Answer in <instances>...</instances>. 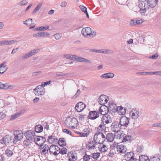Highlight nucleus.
I'll return each mask as SVG.
<instances>
[{
    "instance_id": "43",
    "label": "nucleus",
    "mask_w": 161,
    "mask_h": 161,
    "mask_svg": "<svg viewBox=\"0 0 161 161\" xmlns=\"http://www.w3.org/2000/svg\"><path fill=\"white\" fill-rule=\"evenodd\" d=\"M5 154L8 157L12 156L13 153L12 151L8 149H7L5 151Z\"/></svg>"
},
{
    "instance_id": "54",
    "label": "nucleus",
    "mask_w": 161,
    "mask_h": 161,
    "mask_svg": "<svg viewBox=\"0 0 161 161\" xmlns=\"http://www.w3.org/2000/svg\"><path fill=\"white\" fill-rule=\"evenodd\" d=\"M89 134V133L88 132L86 133H82L80 132L79 133V135L81 137H86L88 136V135Z\"/></svg>"
},
{
    "instance_id": "30",
    "label": "nucleus",
    "mask_w": 161,
    "mask_h": 161,
    "mask_svg": "<svg viewBox=\"0 0 161 161\" xmlns=\"http://www.w3.org/2000/svg\"><path fill=\"white\" fill-rule=\"evenodd\" d=\"M114 76V74L109 72L105 74H104L102 75L101 76V78H104L105 79L110 78H113Z\"/></svg>"
},
{
    "instance_id": "14",
    "label": "nucleus",
    "mask_w": 161,
    "mask_h": 161,
    "mask_svg": "<svg viewBox=\"0 0 161 161\" xmlns=\"http://www.w3.org/2000/svg\"><path fill=\"white\" fill-rule=\"evenodd\" d=\"M48 150L50 154H52L54 156H57L58 154V152L60 150V148L58 146L56 145H52L49 148Z\"/></svg>"
},
{
    "instance_id": "58",
    "label": "nucleus",
    "mask_w": 161,
    "mask_h": 161,
    "mask_svg": "<svg viewBox=\"0 0 161 161\" xmlns=\"http://www.w3.org/2000/svg\"><path fill=\"white\" fill-rule=\"evenodd\" d=\"M141 74L143 75H153V72H143L141 73Z\"/></svg>"
},
{
    "instance_id": "5",
    "label": "nucleus",
    "mask_w": 161,
    "mask_h": 161,
    "mask_svg": "<svg viewBox=\"0 0 161 161\" xmlns=\"http://www.w3.org/2000/svg\"><path fill=\"white\" fill-rule=\"evenodd\" d=\"M13 138L9 135H7L0 140V143L2 144L7 145L9 143H14Z\"/></svg>"
},
{
    "instance_id": "63",
    "label": "nucleus",
    "mask_w": 161,
    "mask_h": 161,
    "mask_svg": "<svg viewBox=\"0 0 161 161\" xmlns=\"http://www.w3.org/2000/svg\"><path fill=\"white\" fill-rule=\"evenodd\" d=\"M6 115L5 114L0 112V120L3 119L5 116Z\"/></svg>"
},
{
    "instance_id": "46",
    "label": "nucleus",
    "mask_w": 161,
    "mask_h": 161,
    "mask_svg": "<svg viewBox=\"0 0 161 161\" xmlns=\"http://www.w3.org/2000/svg\"><path fill=\"white\" fill-rule=\"evenodd\" d=\"M74 55L66 54L64 55V57L66 58L71 59L74 60Z\"/></svg>"
},
{
    "instance_id": "57",
    "label": "nucleus",
    "mask_w": 161,
    "mask_h": 161,
    "mask_svg": "<svg viewBox=\"0 0 161 161\" xmlns=\"http://www.w3.org/2000/svg\"><path fill=\"white\" fill-rule=\"evenodd\" d=\"M63 131L66 134H69L70 135H71V131H69V130H68L67 129H64V130H63Z\"/></svg>"
},
{
    "instance_id": "12",
    "label": "nucleus",
    "mask_w": 161,
    "mask_h": 161,
    "mask_svg": "<svg viewBox=\"0 0 161 161\" xmlns=\"http://www.w3.org/2000/svg\"><path fill=\"white\" fill-rule=\"evenodd\" d=\"M118 106L113 103H110L108 107L105 106L107 110V112L112 114L113 113L116 112V109Z\"/></svg>"
},
{
    "instance_id": "1",
    "label": "nucleus",
    "mask_w": 161,
    "mask_h": 161,
    "mask_svg": "<svg viewBox=\"0 0 161 161\" xmlns=\"http://www.w3.org/2000/svg\"><path fill=\"white\" fill-rule=\"evenodd\" d=\"M65 124L69 127L72 129H74L77 127L78 122L76 118L74 117H68L66 118Z\"/></svg>"
},
{
    "instance_id": "53",
    "label": "nucleus",
    "mask_w": 161,
    "mask_h": 161,
    "mask_svg": "<svg viewBox=\"0 0 161 161\" xmlns=\"http://www.w3.org/2000/svg\"><path fill=\"white\" fill-rule=\"evenodd\" d=\"M86 115L84 114H80L79 115L78 117L79 119L82 120L86 118Z\"/></svg>"
},
{
    "instance_id": "25",
    "label": "nucleus",
    "mask_w": 161,
    "mask_h": 161,
    "mask_svg": "<svg viewBox=\"0 0 161 161\" xmlns=\"http://www.w3.org/2000/svg\"><path fill=\"white\" fill-rule=\"evenodd\" d=\"M116 112L119 115H124L126 112V110L125 108H123L122 106H118L116 109Z\"/></svg>"
},
{
    "instance_id": "31",
    "label": "nucleus",
    "mask_w": 161,
    "mask_h": 161,
    "mask_svg": "<svg viewBox=\"0 0 161 161\" xmlns=\"http://www.w3.org/2000/svg\"><path fill=\"white\" fill-rule=\"evenodd\" d=\"M49 147L48 145H45L41 148L40 152L42 154H45L47 153L48 151Z\"/></svg>"
},
{
    "instance_id": "45",
    "label": "nucleus",
    "mask_w": 161,
    "mask_h": 161,
    "mask_svg": "<svg viewBox=\"0 0 161 161\" xmlns=\"http://www.w3.org/2000/svg\"><path fill=\"white\" fill-rule=\"evenodd\" d=\"M100 154V153L98 152L94 153L92 154V156H91V157L94 159H97L99 157Z\"/></svg>"
},
{
    "instance_id": "6",
    "label": "nucleus",
    "mask_w": 161,
    "mask_h": 161,
    "mask_svg": "<svg viewBox=\"0 0 161 161\" xmlns=\"http://www.w3.org/2000/svg\"><path fill=\"white\" fill-rule=\"evenodd\" d=\"M139 7L140 8V12L142 14H145L146 12V10L148 8V5L146 0L140 1Z\"/></svg>"
},
{
    "instance_id": "62",
    "label": "nucleus",
    "mask_w": 161,
    "mask_h": 161,
    "mask_svg": "<svg viewBox=\"0 0 161 161\" xmlns=\"http://www.w3.org/2000/svg\"><path fill=\"white\" fill-rule=\"evenodd\" d=\"M130 25L131 26L136 25V21L132 19L131 20L130 22Z\"/></svg>"
},
{
    "instance_id": "55",
    "label": "nucleus",
    "mask_w": 161,
    "mask_h": 161,
    "mask_svg": "<svg viewBox=\"0 0 161 161\" xmlns=\"http://www.w3.org/2000/svg\"><path fill=\"white\" fill-rule=\"evenodd\" d=\"M80 8L81 10L84 13L87 11L86 8L83 6L80 5Z\"/></svg>"
},
{
    "instance_id": "56",
    "label": "nucleus",
    "mask_w": 161,
    "mask_h": 161,
    "mask_svg": "<svg viewBox=\"0 0 161 161\" xmlns=\"http://www.w3.org/2000/svg\"><path fill=\"white\" fill-rule=\"evenodd\" d=\"M55 38L57 40L59 39L61 37V34L60 33H57L54 35Z\"/></svg>"
},
{
    "instance_id": "32",
    "label": "nucleus",
    "mask_w": 161,
    "mask_h": 161,
    "mask_svg": "<svg viewBox=\"0 0 161 161\" xmlns=\"http://www.w3.org/2000/svg\"><path fill=\"white\" fill-rule=\"evenodd\" d=\"M43 127L40 125H37L35 127V131L38 133L41 132L43 130Z\"/></svg>"
},
{
    "instance_id": "15",
    "label": "nucleus",
    "mask_w": 161,
    "mask_h": 161,
    "mask_svg": "<svg viewBox=\"0 0 161 161\" xmlns=\"http://www.w3.org/2000/svg\"><path fill=\"white\" fill-rule=\"evenodd\" d=\"M14 140L15 142L14 143H16V142L19 141L21 140L23 137V134L21 130L16 131L14 133Z\"/></svg>"
},
{
    "instance_id": "22",
    "label": "nucleus",
    "mask_w": 161,
    "mask_h": 161,
    "mask_svg": "<svg viewBox=\"0 0 161 161\" xmlns=\"http://www.w3.org/2000/svg\"><path fill=\"white\" fill-rule=\"evenodd\" d=\"M134 156V153L132 152H128L125 154V158L126 161H130L133 158Z\"/></svg>"
},
{
    "instance_id": "33",
    "label": "nucleus",
    "mask_w": 161,
    "mask_h": 161,
    "mask_svg": "<svg viewBox=\"0 0 161 161\" xmlns=\"http://www.w3.org/2000/svg\"><path fill=\"white\" fill-rule=\"evenodd\" d=\"M139 161H150V159L147 156L141 155L139 156Z\"/></svg>"
},
{
    "instance_id": "18",
    "label": "nucleus",
    "mask_w": 161,
    "mask_h": 161,
    "mask_svg": "<svg viewBox=\"0 0 161 161\" xmlns=\"http://www.w3.org/2000/svg\"><path fill=\"white\" fill-rule=\"evenodd\" d=\"M86 108V105L82 102L78 103L75 107V109L78 112H80Z\"/></svg>"
},
{
    "instance_id": "52",
    "label": "nucleus",
    "mask_w": 161,
    "mask_h": 161,
    "mask_svg": "<svg viewBox=\"0 0 161 161\" xmlns=\"http://www.w3.org/2000/svg\"><path fill=\"white\" fill-rule=\"evenodd\" d=\"M52 82V81L51 80H49V81H47L46 82H43L42 83V85L41 86L43 87H44L47 86V85L50 84Z\"/></svg>"
},
{
    "instance_id": "26",
    "label": "nucleus",
    "mask_w": 161,
    "mask_h": 161,
    "mask_svg": "<svg viewBox=\"0 0 161 161\" xmlns=\"http://www.w3.org/2000/svg\"><path fill=\"white\" fill-rule=\"evenodd\" d=\"M96 143V142L94 141H90L86 144V148L88 149V150H90L93 149L95 147V143Z\"/></svg>"
},
{
    "instance_id": "35",
    "label": "nucleus",
    "mask_w": 161,
    "mask_h": 161,
    "mask_svg": "<svg viewBox=\"0 0 161 161\" xmlns=\"http://www.w3.org/2000/svg\"><path fill=\"white\" fill-rule=\"evenodd\" d=\"M33 21L31 19H28L25 21H24V24L28 26H30L33 24Z\"/></svg>"
},
{
    "instance_id": "49",
    "label": "nucleus",
    "mask_w": 161,
    "mask_h": 161,
    "mask_svg": "<svg viewBox=\"0 0 161 161\" xmlns=\"http://www.w3.org/2000/svg\"><path fill=\"white\" fill-rule=\"evenodd\" d=\"M143 150V147L142 146H138L137 147L136 152L137 153H140L142 152Z\"/></svg>"
},
{
    "instance_id": "38",
    "label": "nucleus",
    "mask_w": 161,
    "mask_h": 161,
    "mask_svg": "<svg viewBox=\"0 0 161 161\" xmlns=\"http://www.w3.org/2000/svg\"><path fill=\"white\" fill-rule=\"evenodd\" d=\"M67 149L65 147H62L61 150L60 149V150H58V154L59 153H61L62 154H66L67 153Z\"/></svg>"
},
{
    "instance_id": "17",
    "label": "nucleus",
    "mask_w": 161,
    "mask_h": 161,
    "mask_svg": "<svg viewBox=\"0 0 161 161\" xmlns=\"http://www.w3.org/2000/svg\"><path fill=\"white\" fill-rule=\"evenodd\" d=\"M68 161H75L77 159V156L75 152L71 151L67 154Z\"/></svg>"
},
{
    "instance_id": "40",
    "label": "nucleus",
    "mask_w": 161,
    "mask_h": 161,
    "mask_svg": "<svg viewBox=\"0 0 161 161\" xmlns=\"http://www.w3.org/2000/svg\"><path fill=\"white\" fill-rule=\"evenodd\" d=\"M49 28L48 26H42L40 27H38L36 29V31H43L47 30Z\"/></svg>"
},
{
    "instance_id": "61",
    "label": "nucleus",
    "mask_w": 161,
    "mask_h": 161,
    "mask_svg": "<svg viewBox=\"0 0 161 161\" xmlns=\"http://www.w3.org/2000/svg\"><path fill=\"white\" fill-rule=\"evenodd\" d=\"M119 143H116L114 142L112 145H111V147L113 149L116 147L117 148V147L118 146V145H119Z\"/></svg>"
},
{
    "instance_id": "64",
    "label": "nucleus",
    "mask_w": 161,
    "mask_h": 161,
    "mask_svg": "<svg viewBox=\"0 0 161 161\" xmlns=\"http://www.w3.org/2000/svg\"><path fill=\"white\" fill-rule=\"evenodd\" d=\"M158 57V55L157 54H154L152 56H150L149 57V58L152 59H154L157 58Z\"/></svg>"
},
{
    "instance_id": "29",
    "label": "nucleus",
    "mask_w": 161,
    "mask_h": 161,
    "mask_svg": "<svg viewBox=\"0 0 161 161\" xmlns=\"http://www.w3.org/2000/svg\"><path fill=\"white\" fill-rule=\"evenodd\" d=\"M161 156L159 154H156L150 157V161H161Z\"/></svg>"
},
{
    "instance_id": "8",
    "label": "nucleus",
    "mask_w": 161,
    "mask_h": 161,
    "mask_svg": "<svg viewBox=\"0 0 161 161\" xmlns=\"http://www.w3.org/2000/svg\"><path fill=\"white\" fill-rule=\"evenodd\" d=\"M33 92L35 95L39 96L44 95L45 92V89L42 86L39 85L34 89Z\"/></svg>"
},
{
    "instance_id": "7",
    "label": "nucleus",
    "mask_w": 161,
    "mask_h": 161,
    "mask_svg": "<svg viewBox=\"0 0 161 161\" xmlns=\"http://www.w3.org/2000/svg\"><path fill=\"white\" fill-rule=\"evenodd\" d=\"M121 126L118 121H114L111 125V130L114 132H120L119 130Z\"/></svg>"
},
{
    "instance_id": "59",
    "label": "nucleus",
    "mask_w": 161,
    "mask_h": 161,
    "mask_svg": "<svg viewBox=\"0 0 161 161\" xmlns=\"http://www.w3.org/2000/svg\"><path fill=\"white\" fill-rule=\"evenodd\" d=\"M118 133V137L119 138H121L123 137H124V135H125L123 132H122V133H121L120 134H119V132H117Z\"/></svg>"
},
{
    "instance_id": "10",
    "label": "nucleus",
    "mask_w": 161,
    "mask_h": 161,
    "mask_svg": "<svg viewBox=\"0 0 161 161\" xmlns=\"http://www.w3.org/2000/svg\"><path fill=\"white\" fill-rule=\"evenodd\" d=\"M25 135L28 141H34L35 136V133L34 131L29 130L26 132L25 133Z\"/></svg>"
},
{
    "instance_id": "42",
    "label": "nucleus",
    "mask_w": 161,
    "mask_h": 161,
    "mask_svg": "<svg viewBox=\"0 0 161 161\" xmlns=\"http://www.w3.org/2000/svg\"><path fill=\"white\" fill-rule=\"evenodd\" d=\"M33 36L36 37H44V34L43 32H39L36 34H33Z\"/></svg>"
},
{
    "instance_id": "34",
    "label": "nucleus",
    "mask_w": 161,
    "mask_h": 161,
    "mask_svg": "<svg viewBox=\"0 0 161 161\" xmlns=\"http://www.w3.org/2000/svg\"><path fill=\"white\" fill-rule=\"evenodd\" d=\"M57 140V139L55 136L52 135L49 136L47 139L48 142L51 143L56 142Z\"/></svg>"
},
{
    "instance_id": "60",
    "label": "nucleus",
    "mask_w": 161,
    "mask_h": 161,
    "mask_svg": "<svg viewBox=\"0 0 161 161\" xmlns=\"http://www.w3.org/2000/svg\"><path fill=\"white\" fill-rule=\"evenodd\" d=\"M30 57V55L29 56V54L28 53L22 56V59L23 60H25L26 59L28 58H29Z\"/></svg>"
},
{
    "instance_id": "44",
    "label": "nucleus",
    "mask_w": 161,
    "mask_h": 161,
    "mask_svg": "<svg viewBox=\"0 0 161 161\" xmlns=\"http://www.w3.org/2000/svg\"><path fill=\"white\" fill-rule=\"evenodd\" d=\"M91 157V156L87 155L86 153H85L83 157V160L84 161H89Z\"/></svg>"
},
{
    "instance_id": "20",
    "label": "nucleus",
    "mask_w": 161,
    "mask_h": 161,
    "mask_svg": "<svg viewBox=\"0 0 161 161\" xmlns=\"http://www.w3.org/2000/svg\"><path fill=\"white\" fill-rule=\"evenodd\" d=\"M117 150L118 153L123 154L126 151L127 148L123 145L119 144L117 147Z\"/></svg>"
},
{
    "instance_id": "21",
    "label": "nucleus",
    "mask_w": 161,
    "mask_h": 161,
    "mask_svg": "<svg viewBox=\"0 0 161 161\" xmlns=\"http://www.w3.org/2000/svg\"><path fill=\"white\" fill-rule=\"evenodd\" d=\"M92 52L97 53H102L104 54H109L112 52V51L110 49H103L100 50L92 49L91 50Z\"/></svg>"
},
{
    "instance_id": "27",
    "label": "nucleus",
    "mask_w": 161,
    "mask_h": 161,
    "mask_svg": "<svg viewBox=\"0 0 161 161\" xmlns=\"http://www.w3.org/2000/svg\"><path fill=\"white\" fill-rule=\"evenodd\" d=\"M114 137L115 136L114 134L108 133L106 135V139L108 142H111L114 140Z\"/></svg>"
},
{
    "instance_id": "51",
    "label": "nucleus",
    "mask_w": 161,
    "mask_h": 161,
    "mask_svg": "<svg viewBox=\"0 0 161 161\" xmlns=\"http://www.w3.org/2000/svg\"><path fill=\"white\" fill-rule=\"evenodd\" d=\"M20 113L15 114L11 116L10 119L12 120L14 119L17 118L20 115Z\"/></svg>"
},
{
    "instance_id": "37",
    "label": "nucleus",
    "mask_w": 161,
    "mask_h": 161,
    "mask_svg": "<svg viewBox=\"0 0 161 161\" xmlns=\"http://www.w3.org/2000/svg\"><path fill=\"white\" fill-rule=\"evenodd\" d=\"M131 137L129 135H127L125 136L123 138L122 142H124L127 141H130L131 140Z\"/></svg>"
},
{
    "instance_id": "16",
    "label": "nucleus",
    "mask_w": 161,
    "mask_h": 161,
    "mask_svg": "<svg viewBox=\"0 0 161 161\" xmlns=\"http://www.w3.org/2000/svg\"><path fill=\"white\" fill-rule=\"evenodd\" d=\"M129 120V118L126 117L125 116H123L120 118L119 123L121 126L127 127L128 125Z\"/></svg>"
},
{
    "instance_id": "39",
    "label": "nucleus",
    "mask_w": 161,
    "mask_h": 161,
    "mask_svg": "<svg viewBox=\"0 0 161 161\" xmlns=\"http://www.w3.org/2000/svg\"><path fill=\"white\" fill-rule=\"evenodd\" d=\"M74 58V60L78 62H82L84 58L78 57L76 55H75Z\"/></svg>"
},
{
    "instance_id": "28",
    "label": "nucleus",
    "mask_w": 161,
    "mask_h": 161,
    "mask_svg": "<svg viewBox=\"0 0 161 161\" xmlns=\"http://www.w3.org/2000/svg\"><path fill=\"white\" fill-rule=\"evenodd\" d=\"M98 148L99 150L101 152H105L108 150V148L106 145L102 143H99Z\"/></svg>"
},
{
    "instance_id": "4",
    "label": "nucleus",
    "mask_w": 161,
    "mask_h": 161,
    "mask_svg": "<svg viewBox=\"0 0 161 161\" xmlns=\"http://www.w3.org/2000/svg\"><path fill=\"white\" fill-rule=\"evenodd\" d=\"M105 140V136L103 133L100 132L95 133L94 136L93 140L96 143H103Z\"/></svg>"
},
{
    "instance_id": "47",
    "label": "nucleus",
    "mask_w": 161,
    "mask_h": 161,
    "mask_svg": "<svg viewBox=\"0 0 161 161\" xmlns=\"http://www.w3.org/2000/svg\"><path fill=\"white\" fill-rule=\"evenodd\" d=\"M38 52V50L37 49L34 50H32L28 53L29 54V56L30 55V57H31L35 54V53Z\"/></svg>"
},
{
    "instance_id": "9",
    "label": "nucleus",
    "mask_w": 161,
    "mask_h": 161,
    "mask_svg": "<svg viewBox=\"0 0 161 161\" xmlns=\"http://www.w3.org/2000/svg\"><path fill=\"white\" fill-rule=\"evenodd\" d=\"M46 140V138L44 137L38 136L35 138L34 142L39 146L42 147Z\"/></svg>"
},
{
    "instance_id": "11",
    "label": "nucleus",
    "mask_w": 161,
    "mask_h": 161,
    "mask_svg": "<svg viewBox=\"0 0 161 161\" xmlns=\"http://www.w3.org/2000/svg\"><path fill=\"white\" fill-rule=\"evenodd\" d=\"M108 100V97L104 95H101L98 99V102L99 103L103 106L99 110H101V108L103 107H105L104 105L107 103Z\"/></svg>"
},
{
    "instance_id": "3",
    "label": "nucleus",
    "mask_w": 161,
    "mask_h": 161,
    "mask_svg": "<svg viewBox=\"0 0 161 161\" xmlns=\"http://www.w3.org/2000/svg\"><path fill=\"white\" fill-rule=\"evenodd\" d=\"M81 33L86 37H87L88 36L94 37L96 34V32L92 31V29L89 27L83 28L82 30Z\"/></svg>"
},
{
    "instance_id": "48",
    "label": "nucleus",
    "mask_w": 161,
    "mask_h": 161,
    "mask_svg": "<svg viewBox=\"0 0 161 161\" xmlns=\"http://www.w3.org/2000/svg\"><path fill=\"white\" fill-rule=\"evenodd\" d=\"M2 42L3 43V46L5 45H11L10 40L2 41Z\"/></svg>"
},
{
    "instance_id": "19",
    "label": "nucleus",
    "mask_w": 161,
    "mask_h": 161,
    "mask_svg": "<svg viewBox=\"0 0 161 161\" xmlns=\"http://www.w3.org/2000/svg\"><path fill=\"white\" fill-rule=\"evenodd\" d=\"M139 112L136 109H132L130 113V115L133 119H136L139 116Z\"/></svg>"
},
{
    "instance_id": "13",
    "label": "nucleus",
    "mask_w": 161,
    "mask_h": 161,
    "mask_svg": "<svg viewBox=\"0 0 161 161\" xmlns=\"http://www.w3.org/2000/svg\"><path fill=\"white\" fill-rule=\"evenodd\" d=\"M89 119L94 120L97 118H100V114L97 111H91L89 112L88 116Z\"/></svg>"
},
{
    "instance_id": "24",
    "label": "nucleus",
    "mask_w": 161,
    "mask_h": 161,
    "mask_svg": "<svg viewBox=\"0 0 161 161\" xmlns=\"http://www.w3.org/2000/svg\"><path fill=\"white\" fill-rule=\"evenodd\" d=\"M158 0H147L148 6L151 8L155 7L157 4Z\"/></svg>"
},
{
    "instance_id": "50",
    "label": "nucleus",
    "mask_w": 161,
    "mask_h": 161,
    "mask_svg": "<svg viewBox=\"0 0 161 161\" xmlns=\"http://www.w3.org/2000/svg\"><path fill=\"white\" fill-rule=\"evenodd\" d=\"M28 2L26 0H23L19 2L18 4L20 6H23L26 4Z\"/></svg>"
},
{
    "instance_id": "41",
    "label": "nucleus",
    "mask_w": 161,
    "mask_h": 161,
    "mask_svg": "<svg viewBox=\"0 0 161 161\" xmlns=\"http://www.w3.org/2000/svg\"><path fill=\"white\" fill-rule=\"evenodd\" d=\"M42 5V3H39L37 7L34 9L32 12V14H34L36 13L37 11H38L41 8Z\"/></svg>"
},
{
    "instance_id": "23",
    "label": "nucleus",
    "mask_w": 161,
    "mask_h": 161,
    "mask_svg": "<svg viewBox=\"0 0 161 161\" xmlns=\"http://www.w3.org/2000/svg\"><path fill=\"white\" fill-rule=\"evenodd\" d=\"M6 62L5 61H3L2 64H0V73L3 74L8 69V67L6 65Z\"/></svg>"
},
{
    "instance_id": "2",
    "label": "nucleus",
    "mask_w": 161,
    "mask_h": 161,
    "mask_svg": "<svg viewBox=\"0 0 161 161\" xmlns=\"http://www.w3.org/2000/svg\"><path fill=\"white\" fill-rule=\"evenodd\" d=\"M99 111L101 112L100 116L101 121L103 125H106L112 122L111 117L109 114H103L102 113L103 111H101V110Z\"/></svg>"
},
{
    "instance_id": "36",
    "label": "nucleus",
    "mask_w": 161,
    "mask_h": 161,
    "mask_svg": "<svg viewBox=\"0 0 161 161\" xmlns=\"http://www.w3.org/2000/svg\"><path fill=\"white\" fill-rule=\"evenodd\" d=\"M58 144L61 147L65 146L66 145V142L64 141V138H60L58 142Z\"/></svg>"
}]
</instances>
